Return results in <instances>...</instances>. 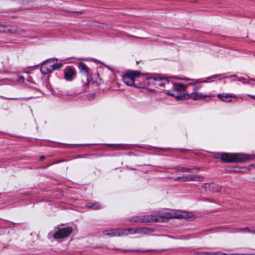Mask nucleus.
Masks as SVG:
<instances>
[{
    "label": "nucleus",
    "mask_w": 255,
    "mask_h": 255,
    "mask_svg": "<svg viewBox=\"0 0 255 255\" xmlns=\"http://www.w3.org/2000/svg\"><path fill=\"white\" fill-rule=\"evenodd\" d=\"M75 70L70 67H66L64 70V78L67 81H71L75 76Z\"/></svg>",
    "instance_id": "10"
},
{
    "label": "nucleus",
    "mask_w": 255,
    "mask_h": 255,
    "mask_svg": "<svg viewBox=\"0 0 255 255\" xmlns=\"http://www.w3.org/2000/svg\"><path fill=\"white\" fill-rule=\"evenodd\" d=\"M194 215L191 212H186L183 211H168V212H155L150 215L143 216L144 222L150 223L153 222H162L165 220L176 218L191 219Z\"/></svg>",
    "instance_id": "1"
},
{
    "label": "nucleus",
    "mask_w": 255,
    "mask_h": 255,
    "mask_svg": "<svg viewBox=\"0 0 255 255\" xmlns=\"http://www.w3.org/2000/svg\"><path fill=\"white\" fill-rule=\"evenodd\" d=\"M185 178L184 181H202L204 180V177L200 175H188L186 176Z\"/></svg>",
    "instance_id": "15"
},
{
    "label": "nucleus",
    "mask_w": 255,
    "mask_h": 255,
    "mask_svg": "<svg viewBox=\"0 0 255 255\" xmlns=\"http://www.w3.org/2000/svg\"><path fill=\"white\" fill-rule=\"evenodd\" d=\"M203 255H214L213 252H203Z\"/></svg>",
    "instance_id": "23"
},
{
    "label": "nucleus",
    "mask_w": 255,
    "mask_h": 255,
    "mask_svg": "<svg viewBox=\"0 0 255 255\" xmlns=\"http://www.w3.org/2000/svg\"><path fill=\"white\" fill-rule=\"evenodd\" d=\"M203 252H195L194 255H203Z\"/></svg>",
    "instance_id": "24"
},
{
    "label": "nucleus",
    "mask_w": 255,
    "mask_h": 255,
    "mask_svg": "<svg viewBox=\"0 0 255 255\" xmlns=\"http://www.w3.org/2000/svg\"><path fill=\"white\" fill-rule=\"evenodd\" d=\"M186 88L187 87L183 84H175L173 85V90L171 92L168 91L167 94L177 100L186 99L187 95L184 93Z\"/></svg>",
    "instance_id": "4"
},
{
    "label": "nucleus",
    "mask_w": 255,
    "mask_h": 255,
    "mask_svg": "<svg viewBox=\"0 0 255 255\" xmlns=\"http://www.w3.org/2000/svg\"><path fill=\"white\" fill-rule=\"evenodd\" d=\"M150 80H154V84L156 86H163L166 83H168V80L165 78H161L158 76L149 78Z\"/></svg>",
    "instance_id": "12"
},
{
    "label": "nucleus",
    "mask_w": 255,
    "mask_h": 255,
    "mask_svg": "<svg viewBox=\"0 0 255 255\" xmlns=\"http://www.w3.org/2000/svg\"><path fill=\"white\" fill-rule=\"evenodd\" d=\"M61 66L60 64L55 63L53 60H49L41 65L40 71L43 74H47L54 69H58Z\"/></svg>",
    "instance_id": "5"
},
{
    "label": "nucleus",
    "mask_w": 255,
    "mask_h": 255,
    "mask_svg": "<svg viewBox=\"0 0 255 255\" xmlns=\"http://www.w3.org/2000/svg\"><path fill=\"white\" fill-rule=\"evenodd\" d=\"M22 79V80H23V78L22 77H21V78H20V81Z\"/></svg>",
    "instance_id": "28"
},
{
    "label": "nucleus",
    "mask_w": 255,
    "mask_h": 255,
    "mask_svg": "<svg viewBox=\"0 0 255 255\" xmlns=\"http://www.w3.org/2000/svg\"><path fill=\"white\" fill-rule=\"evenodd\" d=\"M45 158V156H41L40 157V160H44Z\"/></svg>",
    "instance_id": "27"
},
{
    "label": "nucleus",
    "mask_w": 255,
    "mask_h": 255,
    "mask_svg": "<svg viewBox=\"0 0 255 255\" xmlns=\"http://www.w3.org/2000/svg\"><path fill=\"white\" fill-rule=\"evenodd\" d=\"M153 232L152 229L146 228H128V229H113L103 231V236L111 237L127 236L133 234H150Z\"/></svg>",
    "instance_id": "2"
},
{
    "label": "nucleus",
    "mask_w": 255,
    "mask_h": 255,
    "mask_svg": "<svg viewBox=\"0 0 255 255\" xmlns=\"http://www.w3.org/2000/svg\"><path fill=\"white\" fill-rule=\"evenodd\" d=\"M141 75L138 71H129L127 72L123 77L124 82L128 86L134 84L135 79Z\"/></svg>",
    "instance_id": "6"
},
{
    "label": "nucleus",
    "mask_w": 255,
    "mask_h": 255,
    "mask_svg": "<svg viewBox=\"0 0 255 255\" xmlns=\"http://www.w3.org/2000/svg\"><path fill=\"white\" fill-rule=\"evenodd\" d=\"M203 188L206 191H209L212 192H219L221 187L215 183H205L202 185Z\"/></svg>",
    "instance_id": "9"
},
{
    "label": "nucleus",
    "mask_w": 255,
    "mask_h": 255,
    "mask_svg": "<svg viewBox=\"0 0 255 255\" xmlns=\"http://www.w3.org/2000/svg\"><path fill=\"white\" fill-rule=\"evenodd\" d=\"M87 84H88V82H88V78L87 79Z\"/></svg>",
    "instance_id": "29"
},
{
    "label": "nucleus",
    "mask_w": 255,
    "mask_h": 255,
    "mask_svg": "<svg viewBox=\"0 0 255 255\" xmlns=\"http://www.w3.org/2000/svg\"><path fill=\"white\" fill-rule=\"evenodd\" d=\"M248 96L252 99H255V96L252 95H248Z\"/></svg>",
    "instance_id": "26"
},
{
    "label": "nucleus",
    "mask_w": 255,
    "mask_h": 255,
    "mask_svg": "<svg viewBox=\"0 0 255 255\" xmlns=\"http://www.w3.org/2000/svg\"><path fill=\"white\" fill-rule=\"evenodd\" d=\"M215 158L220 159L224 162H244L252 159L255 156L246 154H236L229 153H217L214 155Z\"/></svg>",
    "instance_id": "3"
},
{
    "label": "nucleus",
    "mask_w": 255,
    "mask_h": 255,
    "mask_svg": "<svg viewBox=\"0 0 255 255\" xmlns=\"http://www.w3.org/2000/svg\"><path fill=\"white\" fill-rule=\"evenodd\" d=\"M87 207L89 208H91L93 209H99L101 208V206L98 203H93L90 204L88 203L87 204Z\"/></svg>",
    "instance_id": "19"
},
{
    "label": "nucleus",
    "mask_w": 255,
    "mask_h": 255,
    "mask_svg": "<svg viewBox=\"0 0 255 255\" xmlns=\"http://www.w3.org/2000/svg\"><path fill=\"white\" fill-rule=\"evenodd\" d=\"M177 171L179 172H191V173H198L200 169L197 167H194L193 168H186V167H178L176 169Z\"/></svg>",
    "instance_id": "13"
},
{
    "label": "nucleus",
    "mask_w": 255,
    "mask_h": 255,
    "mask_svg": "<svg viewBox=\"0 0 255 255\" xmlns=\"http://www.w3.org/2000/svg\"><path fill=\"white\" fill-rule=\"evenodd\" d=\"M130 221L134 223H144L143 216L134 217L132 218Z\"/></svg>",
    "instance_id": "17"
},
{
    "label": "nucleus",
    "mask_w": 255,
    "mask_h": 255,
    "mask_svg": "<svg viewBox=\"0 0 255 255\" xmlns=\"http://www.w3.org/2000/svg\"><path fill=\"white\" fill-rule=\"evenodd\" d=\"M73 229L71 227H66L59 229L53 235V237L55 239H62L66 238L72 232Z\"/></svg>",
    "instance_id": "8"
},
{
    "label": "nucleus",
    "mask_w": 255,
    "mask_h": 255,
    "mask_svg": "<svg viewBox=\"0 0 255 255\" xmlns=\"http://www.w3.org/2000/svg\"><path fill=\"white\" fill-rule=\"evenodd\" d=\"M24 32V30L19 27L16 25H9L10 33L20 34Z\"/></svg>",
    "instance_id": "14"
},
{
    "label": "nucleus",
    "mask_w": 255,
    "mask_h": 255,
    "mask_svg": "<svg viewBox=\"0 0 255 255\" xmlns=\"http://www.w3.org/2000/svg\"><path fill=\"white\" fill-rule=\"evenodd\" d=\"M200 85H197L196 84H194V89L197 90L200 87Z\"/></svg>",
    "instance_id": "25"
},
{
    "label": "nucleus",
    "mask_w": 255,
    "mask_h": 255,
    "mask_svg": "<svg viewBox=\"0 0 255 255\" xmlns=\"http://www.w3.org/2000/svg\"><path fill=\"white\" fill-rule=\"evenodd\" d=\"M79 68L81 70V72H83L86 75H88L89 74V69L87 66L83 63H80L79 64Z\"/></svg>",
    "instance_id": "16"
},
{
    "label": "nucleus",
    "mask_w": 255,
    "mask_h": 255,
    "mask_svg": "<svg viewBox=\"0 0 255 255\" xmlns=\"http://www.w3.org/2000/svg\"><path fill=\"white\" fill-rule=\"evenodd\" d=\"M238 80L240 82H242L244 84H246V83H249L250 84L251 83V81H255V79H246L245 78H244V77H238Z\"/></svg>",
    "instance_id": "18"
},
{
    "label": "nucleus",
    "mask_w": 255,
    "mask_h": 255,
    "mask_svg": "<svg viewBox=\"0 0 255 255\" xmlns=\"http://www.w3.org/2000/svg\"><path fill=\"white\" fill-rule=\"evenodd\" d=\"M208 98L211 99L210 96L203 95L201 93L193 92L190 95H187L186 99L191 98L194 100H198L203 99L205 98Z\"/></svg>",
    "instance_id": "11"
},
{
    "label": "nucleus",
    "mask_w": 255,
    "mask_h": 255,
    "mask_svg": "<svg viewBox=\"0 0 255 255\" xmlns=\"http://www.w3.org/2000/svg\"><path fill=\"white\" fill-rule=\"evenodd\" d=\"M0 32L9 33V25L4 26L0 25Z\"/></svg>",
    "instance_id": "20"
},
{
    "label": "nucleus",
    "mask_w": 255,
    "mask_h": 255,
    "mask_svg": "<svg viewBox=\"0 0 255 255\" xmlns=\"http://www.w3.org/2000/svg\"><path fill=\"white\" fill-rule=\"evenodd\" d=\"M213 254L214 255H227L226 254L221 252L213 253Z\"/></svg>",
    "instance_id": "22"
},
{
    "label": "nucleus",
    "mask_w": 255,
    "mask_h": 255,
    "mask_svg": "<svg viewBox=\"0 0 255 255\" xmlns=\"http://www.w3.org/2000/svg\"><path fill=\"white\" fill-rule=\"evenodd\" d=\"M217 97L222 101L227 103H236L238 101V96L233 94L222 93L217 95Z\"/></svg>",
    "instance_id": "7"
},
{
    "label": "nucleus",
    "mask_w": 255,
    "mask_h": 255,
    "mask_svg": "<svg viewBox=\"0 0 255 255\" xmlns=\"http://www.w3.org/2000/svg\"><path fill=\"white\" fill-rule=\"evenodd\" d=\"M237 232H248L251 233L253 234H255V230H250V229L249 228H244V229H238L237 230Z\"/></svg>",
    "instance_id": "21"
}]
</instances>
